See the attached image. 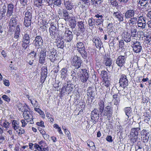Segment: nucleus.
I'll return each instance as SVG.
<instances>
[{"instance_id": "6", "label": "nucleus", "mask_w": 151, "mask_h": 151, "mask_svg": "<svg viewBox=\"0 0 151 151\" xmlns=\"http://www.w3.org/2000/svg\"><path fill=\"white\" fill-rule=\"evenodd\" d=\"M32 17V11L30 10H28L25 14L24 24L26 27H28L31 25Z\"/></svg>"}, {"instance_id": "16", "label": "nucleus", "mask_w": 151, "mask_h": 151, "mask_svg": "<svg viewBox=\"0 0 151 151\" xmlns=\"http://www.w3.org/2000/svg\"><path fill=\"white\" fill-rule=\"evenodd\" d=\"M114 18L119 22H123L124 20V16L121 12L117 11L114 12L113 14Z\"/></svg>"}, {"instance_id": "5", "label": "nucleus", "mask_w": 151, "mask_h": 151, "mask_svg": "<svg viewBox=\"0 0 151 151\" xmlns=\"http://www.w3.org/2000/svg\"><path fill=\"white\" fill-rule=\"evenodd\" d=\"M71 63L72 65L75 69L79 68L81 65L83 61L81 58L77 55H74L71 58Z\"/></svg>"}, {"instance_id": "52", "label": "nucleus", "mask_w": 151, "mask_h": 151, "mask_svg": "<svg viewBox=\"0 0 151 151\" xmlns=\"http://www.w3.org/2000/svg\"><path fill=\"white\" fill-rule=\"evenodd\" d=\"M53 127L56 129H58V131L60 134H63V133L61 131L60 128L59 127L58 124H54L53 125Z\"/></svg>"}, {"instance_id": "12", "label": "nucleus", "mask_w": 151, "mask_h": 151, "mask_svg": "<svg viewBox=\"0 0 151 151\" xmlns=\"http://www.w3.org/2000/svg\"><path fill=\"white\" fill-rule=\"evenodd\" d=\"M96 91V86H92L89 87L87 91V94L88 96L90 97L91 99H94Z\"/></svg>"}, {"instance_id": "49", "label": "nucleus", "mask_w": 151, "mask_h": 151, "mask_svg": "<svg viewBox=\"0 0 151 151\" xmlns=\"http://www.w3.org/2000/svg\"><path fill=\"white\" fill-rule=\"evenodd\" d=\"M73 86V84L72 85V84H68V86L66 87L67 88L65 91L68 93L72 91L73 90V88L72 86Z\"/></svg>"}, {"instance_id": "45", "label": "nucleus", "mask_w": 151, "mask_h": 151, "mask_svg": "<svg viewBox=\"0 0 151 151\" xmlns=\"http://www.w3.org/2000/svg\"><path fill=\"white\" fill-rule=\"evenodd\" d=\"M71 76L72 77V79L73 81H76L77 78L78 76V73H76L74 71L72 72Z\"/></svg>"}, {"instance_id": "39", "label": "nucleus", "mask_w": 151, "mask_h": 151, "mask_svg": "<svg viewBox=\"0 0 151 151\" xmlns=\"http://www.w3.org/2000/svg\"><path fill=\"white\" fill-rule=\"evenodd\" d=\"M101 76L102 77L103 80L108 79L109 76L108 74V73L106 71L103 70L101 72Z\"/></svg>"}, {"instance_id": "40", "label": "nucleus", "mask_w": 151, "mask_h": 151, "mask_svg": "<svg viewBox=\"0 0 151 151\" xmlns=\"http://www.w3.org/2000/svg\"><path fill=\"white\" fill-rule=\"evenodd\" d=\"M101 83L102 84L103 87L108 88L109 87L110 85L109 81L108 79L103 80Z\"/></svg>"}, {"instance_id": "38", "label": "nucleus", "mask_w": 151, "mask_h": 151, "mask_svg": "<svg viewBox=\"0 0 151 151\" xmlns=\"http://www.w3.org/2000/svg\"><path fill=\"white\" fill-rule=\"evenodd\" d=\"M17 20L14 17L12 18L10 20L9 25L12 27L14 26L16 27L17 25Z\"/></svg>"}, {"instance_id": "4", "label": "nucleus", "mask_w": 151, "mask_h": 151, "mask_svg": "<svg viewBox=\"0 0 151 151\" xmlns=\"http://www.w3.org/2000/svg\"><path fill=\"white\" fill-rule=\"evenodd\" d=\"M140 127L133 128L131 130L130 136L131 142L134 143L138 139L139 132L140 130Z\"/></svg>"}, {"instance_id": "60", "label": "nucleus", "mask_w": 151, "mask_h": 151, "mask_svg": "<svg viewBox=\"0 0 151 151\" xmlns=\"http://www.w3.org/2000/svg\"><path fill=\"white\" fill-rule=\"evenodd\" d=\"M104 109L113 112V107L111 105L108 104V106L105 107Z\"/></svg>"}, {"instance_id": "42", "label": "nucleus", "mask_w": 151, "mask_h": 151, "mask_svg": "<svg viewBox=\"0 0 151 151\" xmlns=\"http://www.w3.org/2000/svg\"><path fill=\"white\" fill-rule=\"evenodd\" d=\"M13 127L15 130H16L19 128V122L15 120H14L12 123Z\"/></svg>"}, {"instance_id": "7", "label": "nucleus", "mask_w": 151, "mask_h": 151, "mask_svg": "<svg viewBox=\"0 0 151 151\" xmlns=\"http://www.w3.org/2000/svg\"><path fill=\"white\" fill-rule=\"evenodd\" d=\"M99 112L97 109H95L91 114L90 121L92 122L93 125L96 124L98 122L99 118Z\"/></svg>"}, {"instance_id": "36", "label": "nucleus", "mask_w": 151, "mask_h": 151, "mask_svg": "<svg viewBox=\"0 0 151 151\" xmlns=\"http://www.w3.org/2000/svg\"><path fill=\"white\" fill-rule=\"evenodd\" d=\"M63 16L65 20L67 21L69 20L72 17L69 16L68 12L66 10L63 11Z\"/></svg>"}, {"instance_id": "2", "label": "nucleus", "mask_w": 151, "mask_h": 151, "mask_svg": "<svg viewBox=\"0 0 151 151\" xmlns=\"http://www.w3.org/2000/svg\"><path fill=\"white\" fill-rule=\"evenodd\" d=\"M76 50L84 59L87 57V54L85 49V47L83 42L78 41L76 45Z\"/></svg>"}, {"instance_id": "28", "label": "nucleus", "mask_w": 151, "mask_h": 151, "mask_svg": "<svg viewBox=\"0 0 151 151\" xmlns=\"http://www.w3.org/2000/svg\"><path fill=\"white\" fill-rule=\"evenodd\" d=\"M103 116L105 118H108L109 119L110 118L113 114V112L110 111L109 110H107L105 109L103 111Z\"/></svg>"}, {"instance_id": "63", "label": "nucleus", "mask_w": 151, "mask_h": 151, "mask_svg": "<svg viewBox=\"0 0 151 151\" xmlns=\"http://www.w3.org/2000/svg\"><path fill=\"white\" fill-rule=\"evenodd\" d=\"M36 124L38 126L42 127H45V126L44 125V122L42 121H41L40 122H37Z\"/></svg>"}, {"instance_id": "33", "label": "nucleus", "mask_w": 151, "mask_h": 151, "mask_svg": "<svg viewBox=\"0 0 151 151\" xmlns=\"http://www.w3.org/2000/svg\"><path fill=\"white\" fill-rule=\"evenodd\" d=\"M30 41V37L29 35L27 34H25L23 36V40L24 43L29 44Z\"/></svg>"}, {"instance_id": "3", "label": "nucleus", "mask_w": 151, "mask_h": 151, "mask_svg": "<svg viewBox=\"0 0 151 151\" xmlns=\"http://www.w3.org/2000/svg\"><path fill=\"white\" fill-rule=\"evenodd\" d=\"M65 31L63 35L62 36L61 35H59L58 36V38L59 39H63L66 42H70L73 38V35L72 32L69 30L68 29L65 28Z\"/></svg>"}, {"instance_id": "48", "label": "nucleus", "mask_w": 151, "mask_h": 151, "mask_svg": "<svg viewBox=\"0 0 151 151\" xmlns=\"http://www.w3.org/2000/svg\"><path fill=\"white\" fill-rule=\"evenodd\" d=\"M34 3L35 5L39 7L41 6L42 3V0H34Z\"/></svg>"}, {"instance_id": "13", "label": "nucleus", "mask_w": 151, "mask_h": 151, "mask_svg": "<svg viewBox=\"0 0 151 151\" xmlns=\"http://www.w3.org/2000/svg\"><path fill=\"white\" fill-rule=\"evenodd\" d=\"M128 80L126 76L124 75H122L120 76L119 79L120 86L124 88L128 86Z\"/></svg>"}, {"instance_id": "57", "label": "nucleus", "mask_w": 151, "mask_h": 151, "mask_svg": "<svg viewBox=\"0 0 151 151\" xmlns=\"http://www.w3.org/2000/svg\"><path fill=\"white\" fill-rule=\"evenodd\" d=\"M87 144L89 147H92L93 149L95 148L94 144L93 142L91 141H89L87 143Z\"/></svg>"}, {"instance_id": "27", "label": "nucleus", "mask_w": 151, "mask_h": 151, "mask_svg": "<svg viewBox=\"0 0 151 151\" xmlns=\"http://www.w3.org/2000/svg\"><path fill=\"white\" fill-rule=\"evenodd\" d=\"M105 101V99H103V100H100L98 103V105L99 107V112L102 113L104 109V102Z\"/></svg>"}, {"instance_id": "21", "label": "nucleus", "mask_w": 151, "mask_h": 151, "mask_svg": "<svg viewBox=\"0 0 151 151\" xmlns=\"http://www.w3.org/2000/svg\"><path fill=\"white\" fill-rule=\"evenodd\" d=\"M103 63L106 67H110L112 64V60L109 57L105 55L104 56Z\"/></svg>"}, {"instance_id": "22", "label": "nucleus", "mask_w": 151, "mask_h": 151, "mask_svg": "<svg viewBox=\"0 0 151 151\" xmlns=\"http://www.w3.org/2000/svg\"><path fill=\"white\" fill-rule=\"evenodd\" d=\"M64 5L66 9L69 10H72L74 6L71 0H64Z\"/></svg>"}, {"instance_id": "50", "label": "nucleus", "mask_w": 151, "mask_h": 151, "mask_svg": "<svg viewBox=\"0 0 151 151\" xmlns=\"http://www.w3.org/2000/svg\"><path fill=\"white\" fill-rule=\"evenodd\" d=\"M67 83H64L63 85L62 88H61V92L62 93H64L65 92V91L66 89L67 88V87L68 86V82H67Z\"/></svg>"}, {"instance_id": "15", "label": "nucleus", "mask_w": 151, "mask_h": 151, "mask_svg": "<svg viewBox=\"0 0 151 151\" xmlns=\"http://www.w3.org/2000/svg\"><path fill=\"white\" fill-rule=\"evenodd\" d=\"M132 47L133 51L136 53L140 52L142 50V46L140 42L137 41L133 42Z\"/></svg>"}, {"instance_id": "30", "label": "nucleus", "mask_w": 151, "mask_h": 151, "mask_svg": "<svg viewBox=\"0 0 151 151\" xmlns=\"http://www.w3.org/2000/svg\"><path fill=\"white\" fill-rule=\"evenodd\" d=\"M68 70L67 68H63L60 71L61 73V78H62V80H65V77L67 75V72H68Z\"/></svg>"}, {"instance_id": "41", "label": "nucleus", "mask_w": 151, "mask_h": 151, "mask_svg": "<svg viewBox=\"0 0 151 151\" xmlns=\"http://www.w3.org/2000/svg\"><path fill=\"white\" fill-rule=\"evenodd\" d=\"M95 19L93 18H89L88 20V23L89 26L92 28H93L95 26L94 21Z\"/></svg>"}, {"instance_id": "25", "label": "nucleus", "mask_w": 151, "mask_h": 151, "mask_svg": "<svg viewBox=\"0 0 151 151\" xmlns=\"http://www.w3.org/2000/svg\"><path fill=\"white\" fill-rule=\"evenodd\" d=\"M14 6L12 3H10L8 4L7 11L6 15L8 17H10L12 15L13 12V9Z\"/></svg>"}, {"instance_id": "44", "label": "nucleus", "mask_w": 151, "mask_h": 151, "mask_svg": "<svg viewBox=\"0 0 151 151\" xmlns=\"http://www.w3.org/2000/svg\"><path fill=\"white\" fill-rule=\"evenodd\" d=\"M47 70L45 67H43L42 68V71L41 73V75L44 77H47Z\"/></svg>"}, {"instance_id": "35", "label": "nucleus", "mask_w": 151, "mask_h": 151, "mask_svg": "<svg viewBox=\"0 0 151 151\" xmlns=\"http://www.w3.org/2000/svg\"><path fill=\"white\" fill-rule=\"evenodd\" d=\"M148 0H138L137 2L139 4L142 6H146L148 4Z\"/></svg>"}, {"instance_id": "46", "label": "nucleus", "mask_w": 151, "mask_h": 151, "mask_svg": "<svg viewBox=\"0 0 151 151\" xmlns=\"http://www.w3.org/2000/svg\"><path fill=\"white\" fill-rule=\"evenodd\" d=\"M107 29L108 30H108V33L109 31H110V32L112 33H115L113 31V24L112 23H109L108 25L107 26Z\"/></svg>"}, {"instance_id": "37", "label": "nucleus", "mask_w": 151, "mask_h": 151, "mask_svg": "<svg viewBox=\"0 0 151 151\" xmlns=\"http://www.w3.org/2000/svg\"><path fill=\"white\" fill-rule=\"evenodd\" d=\"M80 1H82L81 7L82 8H84L85 6H89L90 4L89 0H80Z\"/></svg>"}, {"instance_id": "47", "label": "nucleus", "mask_w": 151, "mask_h": 151, "mask_svg": "<svg viewBox=\"0 0 151 151\" xmlns=\"http://www.w3.org/2000/svg\"><path fill=\"white\" fill-rule=\"evenodd\" d=\"M34 109L35 111L38 112V113H39L40 115L42 116V117L44 118L45 114L44 113L41 109L38 108H34Z\"/></svg>"}, {"instance_id": "18", "label": "nucleus", "mask_w": 151, "mask_h": 151, "mask_svg": "<svg viewBox=\"0 0 151 151\" xmlns=\"http://www.w3.org/2000/svg\"><path fill=\"white\" fill-rule=\"evenodd\" d=\"M135 10L133 9H129L124 13V16L125 19H128L134 16Z\"/></svg>"}, {"instance_id": "8", "label": "nucleus", "mask_w": 151, "mask_h": 151, "mask_svg": "<svg viewBox=\"0 0 151 151\" xmlns=\"http://www.w3.org/2000/svg\"><path fill=\"white\" fill-rule=\"evenodd\" d=\"M59 24L58 22L56 23H52L50 25V27L49 29L50 35L52 37L53 36H55L57 35L58 32V27L57 25Z\"/></svg>"}, {"instance_id": "20", "label": "nucleus", "mask_w": 151, "mask_h": 151, "mask_svg": "<svg viewBox=\"0 0 151 151\" xmlns=\"http://www.w3.org/2000/svg\"><path fill=\"white\" fill-rule=\"evenodd\" d=\"M84 22H83L82 21H80L78 22V29L79 32L78 33H77V39L78 36L79 35V33H82L85 31V26L84 24Z\"/></svg>"}, {"instance_id": "9", "label": "nucleus", "mask_w": 151, "mask_h": 151, "mask_svg": "<svg viewBox=\"0 0 151 151\" xmlns=\"http://www.w3.org/2000/svg\"><path fill=\"white\" fill-rule=\"evenodd\" d=\"M47 53V57L52 62H53L56 59L57 55L56 53L54 52V49H47L46 51Z\"/></svg>"}, {"instance_id": "64", "label": "nucleus", "mask_w": 151, "mask_h": 151, "mask_svg": "<svg viewBox=\"0 0 151 151\" xmlns=\"http://www.w3.org/2000/svg\"><path fill=\"white\" fill-rule=\"evenodd\" d=\"M124 46V42L123 40L119 41V47L122 48Z\"/></svg>"}, {"instance_id": "14", "label": "nucleus", "mask_w": 151, "mask_h": 151, "mask_svg": "<svg viewBox=\"0 0 151 151\" xmlns=\"http://www.w3.org/2000/svg\"><path fill=\"white\" fill-rule=\"evenodd\" d=\"M43 43L42 38L40 35L37 36L33 42V44L35 47H42Z\"/></svg>"}, {"instance_id": "34", "label": "nucleus", "mask_w": 151, "mask_h": 151, "mask_svg": "<svg viewBox=\"0 0 151 151\" xmlns=\"http://www.w3.org/2000/svg\"><path fill=\"white\" fill-rule=\"evenodd\" d=\"M124 110L126 115L127 116L128 118L131 116L132 110L130 107H126L124 109Z\"/></svg>"}, {"instance_id": "31", "label": "nucleus", "mask_w": 151, "mask_h": 151, "mask_svg": "<svg viewBox=\"0 0 151 151\" xmlns=\"http://www.w3.org/2000/svg\"><path fill=\"white\" fill-rule=\"evenodd\" d=\"M56 40L57 45L58 48L62 49L64 46V42L62 39H59L58 37Z\"/></svg>"}, {"instance_id": "10", "label": "nucleus", "mask_w": 151, "mask_h": 151, "mask_svg": "<svg viewBox=\"0 0 151 151\" xmlns=\"http://www.w3.org/2000/svg\"><path fill=\"white\" fill-rule=\"evenodd\" d=\"M136 27L139 28L140 29H145L146 26V23L144 17L143 16H139Z\"/></svg>"}, {"instance_id": "62", "label": "nucleus", "mask_w": 151, "mask_h": 151, "mask_svg": "<svg viewBox=\"0 0 151 151\" xmlns=\"http://www.w3.org/2000/svg\"><path fill=\"white\" fill-rule=\"evenodd\" d=\"M17 132L18 133V135L20 136L24 133L25 131L24 129L21 128L19 129L18 131H17Z\"/></svg>"}, {"instance_id": "23", "label": "nucleus", "mask_w": 151, "mask_h": 151, "mask_svg": "<svg viewBox=\"0 0 151 151\" xmlns=\"http://www.w3.org/2000/svg\"><path fill=\"white\" fill-rule=\"evenodd\" d=\"M46 52H45L44 51L42 50L40 52L39 55V62L41 64L44 63L45 61V58L46 57Z\"/></svg>"}, {"instance_id": "61", "label": "nucleus", "mask_w": 151, "mask_h": 151, "mask_svg": "<svg viewBox=\"0 0 151 151\" xmlns=\"http://www.w3.org/2000/svg\"><path fill=\"white\" fill-rule=\"evenodd\" d=\"M2 98L4 100L8 102H9L10 101V99L6 95H3L2 96Z\"/></svg>"}, {"instance_id": "26", "label": "nucleus", "mask_w": 151, "mask_h": 151, "mask_svg": "<svg viewBox=\"0 0 151 151\" xmlns=\"http://www.w3.org/2000/svg\"><path fill=\"white\" fill-rule=\"evenodd\" d=\"M69 21V25L70 27L72 29L75 28L76 25V20L75 17H72Z\"/></svg>"}, {"instance_id": "1", "label": "nucleus", "mask_w": 151, "mask_h": 151, "mask_svg": "<svg viewBox=\"0 0 151 151\" xmlns=\"http://www.w3.org/2000/svg\"><path fill=\"white\" fill-rule=\"evenodd\" d=\"M29 108L27 105L24 104L21 108H19V111L23 112V117L27 122H30V124H33V117L30 112L28 111Z\"/></svg>"}, {"instance_id": "51", "label": "nucleus", "mask_w": 151, "mask_h": 151, "mask_svg": "<svg viewBox=\"0 0 151 151\" xmlns=\"http://www.w3.org/2000/svg\"><path fill=\"white\" fill-rule=\"evenodd\" d=\"M95 60L96 62V66L98 68H100L101 66V60L97 58H95Z\"/></svg>"}, {"instance_id": "54", "label": "nucleus", "mask_w": 151, "mask_h": 151, "mask_svg": "<svg viewBox=\"0 0 151 151\" xmlns=\"http://www.w3.org/2000/svg\"><path fill=\"white\" fill-rule=\"evenodd\" d=\"M42 145L41 146H40L38 145L37 144H35L34 145V147L35 148L37 149L38 151H42Z\"/></svg>"}, {"instance_id": "17", "label": "nucleus", "mask_w": 151, "mask_h": 151, "mask_svg": "<svg viewBox=\"0 0 151 151\" xmlns=\"http://www.w3.org/2000/svg\"><path fill=\"white\" fill-rule=\"evenodd\" d=\"M83 71V73L81 75L80 79L81 82L83 83L86 82L88 80L89 76L87 70H81Z\"/></svg>"}, {"instance_id": "53", "label": "nucleus", "mask_w": 151, "mask_h": 151, "mask_svg": "<svg viewBox=\"0 0 151 151\" xmlns=\"http://www.w3.org/2000/svg\"><path fill=\"white\" fill-rule=\"evenodd\" d=\"M33 106L35 107H38V103L37 101L35 99H33V100L32 101L31 100H30Z\"/></svg>"}, {"instance_id": "19", "label": "nucleus", "mask_w": 151, "mask_h": 151, "mask_svg": "<svg viewBox=\"0 0 151 151\" xmlns=\"http://www.w3.org/2000/svg\"><path fill=\"white\" fill-rule=\"evenodd\" d=\"M93 42L95 44L96 47L99 50L104 49L102 43L100 39L99 38H94L93 39Z\"/></svg>"}, {"instance_id": "55", "label": "nucleus", "mask_w": 151, "mask_h": 151, "mask_svg": "<svg viewBox=\"0 0 151 151\" xmlns=\"http://www.w3.org/2000/svg\"><path fill=\"white\" fill-rule=\"evenodd\" d=\"M141 138H143V140L144 142H147L148 140L149 136L148 134H147L146 135H144L143 136H141Z\"/></svg>"}, {"instance_id": "32", "label": "nucleus", "mask_w": 151, "mask_h": 151, "mask_svg": "<svg viewBox=\"0 0 151 151\" xmlns=\"http://www.w3.org/2000/svg\"><path fill=\"white\" fill-rule=\"evenodd\" d=\"M138 17H133L130 18L129 24V25H135L137 22V18Z\"/></svg>"}, {"instance_id": "58", "label": "nucleus", "mask_w": 151, "mask_h": 151, "mask_svg": "<svg viewBox=\"0 0 151 151\" xmlns=\"http://www.w3.org/2000/svg\"><path fill=\"white\" fill-rule=\"evenodd\" d=\"M64 132L66 135H67V137H68V139L69 140H71V138L70 137V134L69 132L66 129H65Z\"/></svg>"}, {"instance_id": "24", "label": "nucleus", "mask_w": 151, "mask_h": 151, "mask_svg": "<svg viewBox=\"0 0 151 151\" xmlns=\"http://www.w3.org/2000/svg\"><path fill=\"white\" fill-rule=\"evenodd\" d=\"M122 36L124 41L126 42H128L131 41L132 35L129 33L127 32H124L122 34Z\"/></svg>"}, {"instance_id": "59", "label": "nucleus", "mask_w": 151, "mask_h": 151, "mask_svg": "<svg viewBox=\"0 0 151 151\" xmlns=\"http://www.w3.org/2000/svg\"><path fill=\"white\" fill-rule=\"evenodd\" d=\"M110 3L114 6H116L118 5V3L116 0H111Z\"/></svg>"}, {"instance_id": "29", "label": "nucleus", "mask_w": 151, "mask_h": 151, "mask_svg": "<svg viewBox=\"0 0 151 151\" xmlns=\"http://www.w3.org/2000/svg\"><path fill=\"white\" fill-rule=\"evenodd\" d=\"M130 30L131 33L132 37H134L136 35L137 32L136 27L134 25H129V28Z\"/></svg>"}, {"instance_id": "56", "label": "nucleus", "mask_w": 151, "mask_h": 151, "mask_svg": "<svg viewBox=\"0 0 151 151\" xmlns=\"http://www.w3.org/2000/svg\"><path fill=\"white\" fill-rule=\"evenodd\" d=\"M53 4L55 5L59 6L61 4V0H52Z\"/></svg>"}, {"instance_id": "11", "label": "nucleus", "mask_w": 151, "mask_h": 151, "mask_svg": "<svg viewBox=\"0 0 151 151\" xmlns=\"http://www.w3.org/2000/svg\"><path fill=\"white\" fill-rule=\"evenodd\" d=\"M127 58L126 52L123 55H121L118 57L116 60V63L119 67H122L124 64Z\"/></svg>"}, {"instance_id": "43", "label": "nucleus", "mask_w": 151, "mask_h": 151, "mask_svg": "<svg viewBox=\"0 0 151 151\" xmlns=\"http://www.w3.org/2000/svg\"><path fill=\"white\" fill-rule=\"evenodd\" d=\"M95 20L97 25L99 26L101 24H103L104 21L103 18H100L99 19H95Z\"/></svg>"}]
</instances>
